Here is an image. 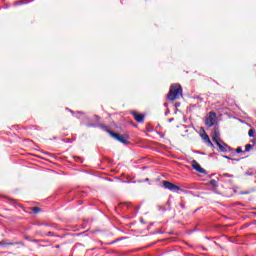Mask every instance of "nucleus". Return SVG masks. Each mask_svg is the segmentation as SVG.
<instances>
[{
    "label": "nucleus",
    "instance_id": "f257e3e1",
    "mask_svg": "<svg viewBox=\"0 0 256 256\" xmlns=\"http://www.w3.org/2000/svg\"><path fill=\"white\" fill-rule=\"evenodd\" d=\"M101 129H103L106 133H109L110 137H113V139L119 141V143H123V145H129L131 143L129 142L130 136L128 134L115 133L109 130V127L105 125H102Z\"/></svg>",
    "mask_w": 256,
    "mask_h": 256
},
{
    "label": "nucleus",
    "instance_id": "f03ea898",
    "mask_svg": "<svg viewBox=\"0 0 256 256\" xmlns=\"http://www.w3.org/2000/svg\"><path fill=\"white\" fill-rule=\"evenodd\" d=\"M181 97H183V88L179 84H173L167 94V99L169 101H175L181 99Z\"/></svg>",
    "mask_w": 256,
    "mask_h": 256
},
{
    "label": "nucleus",
    "instance_id": "7ed1b4c3",
    "mask_svg": "<svg viewBox=\"0 0 256 256\" xmlns=\"http://www.w3.org/2000/svg\"><path fill=\"white\" fill-rule=\"evenodd\" d=\"M162 185L164 187V189H168V191H183V189H181V187L175 185L174 183L167 181V180H163L162 181Z\"/></svg>",
    "mask_w": 256,
    "mask_h": 256
},
{
    "label": "nucleus",
    "instance_id": "20e7f679",
    "mask_svg": "<svg viewBox=\"0 0 256 256\" xmlns=\"http://www.w3.org/2000/svg\"><path fill=\"white\" fill-rule=\"evenodd\" d=\"M14 245H20L21 247H25V242L24 241L9 242L7 239L0 241V247H13Z\"/></svg>",
    "mask_w": 256,
    "mask_h": 256
},
{
    "label": "nucleus",
    "instance_id": "39448f33",
    "mask_svg": "<svg viewBox=\"0 0 256 256\" xmlns=\"http://www.w3.org/2000/svg\"><path fill=\"white\" fill-rule=\"evenodd\" d=\"M215 119H217V114L215 112H210L205 120L206 127H213V125H215Z\"/></svg>",
    "mask_w": 256,
    "mask_h": 256
},
{
    "label": "nucleus",
    "instance_id": "423d86ee",
    "mask_svg": "<svg viewBox=\"0 0 256 256\" xmlns=\"http://www.w3.org/2000/svg\"><path fill=\"white\" fill-rule=\"evenodd\" d=\"M191 165L193 167V169H195V171H197V173H202V174H207V170L203 169L201 167V164H199V162H197V160H192Z\"/></svg>",
    "mask_w": 256,
    "mask_h": 256
},
{
    "label": "nucleus",
    "instance_id": "0eeeda50",
    "mask_svg": "<svg viewBox=\"0 0 256 256\" xmlns=\"http://www.w3.org/2000/svg\"><path fill=\"white\" fill-rule=\"evenodd\" d=\"M131 115H132V117H134V119H135V121H137V123H143L145 121L144 114H140L137 111H131Z\"/></svg>",
    "mask_w": 256,
    "mask_h": 256
},
{
    "label": "nucleus",
    "instance_id": "6e6552de",
    "mask_svg": "<svg viewBox=\"0 0 256 256\" xmlns=\"http://www.w3.org/2000/svg\"><path fill=\"white\" fill-rule=\"evenodd\" d=\"M217 147H219V150L221 151V153H227V151H229V145H227V143L219 141L216 142Z\"/></svg>",
    "mask_w": 256,
    "mask_h": 256
},
{
    "label": "nucleus",
    "instance_id": "1a4fd4ad",
    "mask_svg": "<svg viewBox=\"0 0 256 256\" xmlns=\"http://www.w3.org/2000/svg\"><path fill=\"white\" fill-rule=\"evenodd\" d=\"M219 135H220V133H219L218 130H214V131L212 132V141H213L214 143H219Z\"/></svg>",
    "mask_w": 256,
    "mask_h": 256
},
{
    "label": "nucleus",
    "instance_id": "9d476101",
    "mask_svg": "<svg viewBox=\"0 0 256 256\" xmlns=\"http://www.w3.org/2000/svg\"><path fill=\"white\" fill-rule=\"evenodd\" d=\"M209 185H211L212 187H219V183L215 179L210 180Z\"/></svg>",
    "mask_w": 256,
    "mask_h": 256
},
{
    "label": "nucleus",
    "instance_id": "9b49d317",
    "mask_svg": "<svg viewBox=\"0 0 256 256\" xmlns=\"http://www.w3.org/2000/svg\"><path fill=\"white\" fill-rule=\"evenodd\" d=\"M203 139H204V141H206V143H209L211 145V147H213V143L211 142L209 135L205 134Z\"/></svg>",
    "mask_w": 256,
    "mask_h": 256
},
{
    "label": "nucleus",
    "instance_id": "f8f14e48",
    "mask_svg": "<svg viewBox=\"0 0 256 256\" xmlns=\"http://www.w3.org/2000/svg\"><path fill=\"white\" fill-rule=\"evenodd\" d=\"M31 211L35 213V215L39 214L41 212V208L39 207H32Z\"/></svg>",
    "mask_w": 256,
    "mask_h": 256
},
{
    "label": "nucleus",
    "instance_id": "ddd939ff",
    "mask_svg": "<svg viewBox=\"0 0 256 256\" xmlns=\"http://www.w3.org/2000/svg\"><path fill=\"white\" fill-rule=\"evenodd\" d=\"M251 149H253V145L247 144V145L245 146V153H249V152L251 151Z\"/></svg>",
    "mask_w": 256,
    "mask_h": 256
},
{
    "label": "nucleus",
    "instance_id": "4468645a",
    "mask_svg": "<svg viewBox=\"0 0 256 256\" xmlns=\"http://www.w3.org/2000/svg\"><path fill=\"white\" fill-rule=\"evenodd\" d=\"M248 135H249V137H255V129H250L249 131H248Z\"/></svg>",
    "mask_w": 256,
    "mask_h": 256
},
{
    "label": "nucleus",
    "instance_id": "2eb2a0df",
    "mask_svg": "<svg viewBox=\"0 0 256 256\" xmlns=\"http://www.w3.org/2000/svg\"><path fill=\"white\" fill-rule=\"evenodd\" d=\"M236 153H243V149H242L241 147H238V148L236 149Z\"/></svg>",
    "mask_w": 256,
    "mask_h": 256
},
{
    "label": "nucleus",
    "instance_id": "dca6fc26",
    "mask_svg": "<svg viewBox=\"0 0 256 256\" xmlns=\"http://www.w3.org/2000/svg\"><path fill=\"white\" fill-rule=\"evenodd\" d=\"M24 239H25L26 241H31V237H29L28 235H24Z\"/></svg>",
    "mask_w": 256,
    "mask_h": 256
},
{
    "label": "nucleus",
    "instance_id": "f3484780",
    "mask_svg": "<svg viewBox=\"0 0 256 256\" xmlns=\"http://www.w3.org/2000/svg\"><path fill=\"white\" fill-rule=\"evenodd\" d=\"M30 242H31V243H39V240H37V239H31Z\"/></svg>",
    "mask_w": 256,
    "mask_h": 256
},
{
    "label": "nucleus",
    "instance_id": "a211bd4d",
    "mask_svg": "<svg viewBox=\"0 0 256 256\" xmlns=\"http://www.w3.org/2000/svg\"><path fill=\"white\" fill-rule=\"evenodd\" d=\"M46 236H47V237L53 236V232H48V233L46 234Z\"/></svg>",
    "mask_w": 256,
    "mask_h": 256
},
{
    "label": "nucleus",
    "instance_id": "6ab92c4d",
    "mask_svg": "<svg viewBox=\"0 0 256 256\" xmlns=\"http://www.w3.org/2000/svg\"><path fill=\"white\" fill-rule=\"evenodd\" d=\"M224 159H231L232 161H235V159L229 157V156H224Z\"/></svg>",
    "mask_w": 256,
    "mask_h": 256
},
{
    "label": "nucleus",
    "instance_id": "aec40b11",
    "mask_svg": "<svg viewBox=\"0 0 256 256\" xmlns=\"http://www.w3.org/2000/svg\"><path fill=\"white\" fill-rule=\"evenodd\" d=\"M60 247H61L60 245H56L55 249H60Z\"/></svg>",
    "mask_w": 256,
    "mask_h": 256
},
{
    "label": "nucleus",
    "instance_id": "412c9836",
    "mask_svg": "<svg viewBox=\"0 0 256 256\" xmlns=\"http://www.w3.org/2000/svg\"><path fill=\"white\" fill-rule=\"evenodd\" d=\"M224 177H229V174H224Z\"/></svg>",
    "mask_w": 256,
    "mask_h": 256
},
{
    "label": "nucleus",
    "instance_id": "4be33fe9",
    "mask_svg": "<svg viewBox=\"0 0 256 256\" xmlns=\"http://www.w3.org/2000/svg\"><path fill=\"white\" fill-rule=\"evenodd\" d=\"M144 181H149V178H146Z\"/></svg>",
    "mask_w": 256,
    "mask_h": 256
},
{
    "label": "nucleus",
    "instance_id": "5701e85b",
    "mask_svg": "<svg viewBox=\"0 0 256 256\" xmlns=\"http://www.w3.org/2000/svg\"><path fill=\"white\" fill-rule=\"evenodd\" d=\"M139 183H143V180H140Z\"/></svg>",
    "mask_w": 256,
    "mask_h": 256
}]
</instances>
